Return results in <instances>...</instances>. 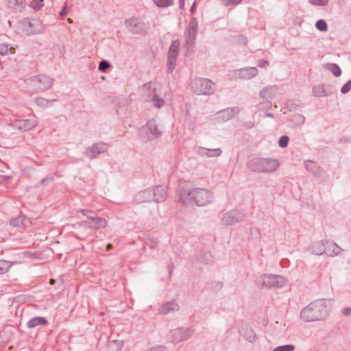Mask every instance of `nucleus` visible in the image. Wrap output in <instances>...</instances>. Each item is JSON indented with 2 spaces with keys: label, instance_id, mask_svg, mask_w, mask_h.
Wrapping results in <instances>:
<instances>
[{
  "label": "nucleus",
  "instance_id": "21",
  "mask_svg": "<svg viewBox=\"0 0 351 351\" xmlns=\"http://www.w3.org/2000/svg\"><path fill=\"white\" fill-rule=\"evenodd\" d=\"M152 189H147L141 191H139L135 195V201L137 203L151 202L153 199Z\"/></svg>",
  "mask_w": 351,
  "mask_h": 351
},
{
  "label": "nucleus",
  "instance_id": "38",
  "mask_svg": "<svg viewBox=\"0 0 351 351\" xmlns=\"http://www.w3.org/2000/svg\"><path fill=\"white\" fill-rule=\"evenodd\" d=\"M289 141V138L287 135H283L280 137L278 140V145L282 148H285L287 147Z\"/></svg>",
  "mask_w": 351,
  "mask_h": 351
},
{
  "label": "nucleus",
  "instance_id": "12",
  "mask_svg": "<svg viewBox=\"0 0 351 351\" xmlns=\"http://www.w3.org/2000/svg\"><path fill=\"white\" fill-rule=\"evenodd\" d=\"M142 132L146 134L145 138L148 141L154 140L162 134V132L159 130L154 119L148 121L146 125L143 127Z\"/></svg>",
  "mask_w": 351,
  "mask_h": 351
},
{
  "label": "nucleus",
  "instance_id": "42",
  "mask_svg": "<svg viewBox=\"0 0 351 351\" xmlns=\"http://www.w3.org/2000/svg\"><path fill=\"white\" fill-rule=\"evenodd\" d=\"M198 28V21L196 18H192L186 27V29L191 30L197 31Z\"/></svg>",
  "mask_w": 351,
  "mask_h": 351
},
{
  "label": "nucleus",
  "instance_id": "61",
  "mask_svg": "<svg viewBox=\"0 0 351 351\" xmlns=\"http://www.w3.org/2000/svg\"><path fill=\"white\" fill-rule=\"evenodd\" d=\"M112 244H111V243H108V244L107 245V246H106V250H107L108 251H109L110 249H112Z\"/></svg>",
  "mask_w": 351,
  "mask_h": 351
},
{
  "label": "nucleus",
  "instance_id": "7",
  "mask_svg": "<svg viewBox=\"0 0 351 351\" xmlns=\"http://www.w3.org/2000/svg\"><path fill=\"white\" fill-rule=\"evenodd\" d=\"M124 24L132 34L145 35L147 33L148 25L140 18L131 17L125 19Z\"/></svg>",
  "mask_w": 351,
  "mask_h": 351
},
{
  "label": "nucleus",
  "instance_id": "30",
  "mask_svg": "<svg viewBox=\"0 0 351 351\" xmlns=\"http://www.w3.org/2000/svg\"><path fill=\"white\" fill-rule=\"evenodd\" d=\"M15 52V49L10 46V45L3 43L0 44V55L6 56L12 54Z\"/></svg>",
  "mask_w": 351,
  "mask_h": 351
},
{
  "label": "nucleus",
  "instance_id": "58",
  "mask_svg": "<svg viewBox=\"0 0 351 351\" xmlns=\"http://www.w3.org/2000/svg\"><path fill=\"white\" fill-rule=\"evenodd\" d=\"M179 5L180 8H183L184 5V0H179Z\"/></svg>",
  "mask_w": 351,
  "mask_h": 351
},
{
  "label": "nucleus",
  "instance_id": "10",
  "mask_svg": "<svg viewBox=\"0 0 351 351\" xmlns=\"http://www.w3.org/2000/svg\"><path fill=\"white\" fill-rule=\"evenodd\" d=\"M194 333V330L191 328H177L169 332L171 342L178 343L190 339Z\"/></svg>",
  "mask_w": 351,
  "mask_h": 351
},
{
  "label": "nucleus",
  "instance_id": "33",
  "mask_svg": "<svg viewBox=\"0 0 351 351\" xmlns=\"http://www.w3.org/2000/svg\"><path fill=\"white\" fill-rule=\"evenodd\" d=\"M12 265L13 263L9 261L0 260V274L7 272Z\"/></svg>",
  "mask_w": 351,
  "mask_h": 351
},
{
  "label": "nucleus",
  "instance_id": "11",
  "mask_svg": "<svg viewBox=\"0 0 351 351\" xmlns=\"http://www.w3.org/2000/svg\"><path fill=\"white\" fill-rule=\"evenodd\" d=\"M245 214L243 210H232L224 213L221 219V222L225 226H232L244 220Z\"/></svg>",
  "mask_w": 351,
  "mask_h": 351
},
{
  "label": "nucleus",
  "instance_id": "62",
  "mask_svg": "<svg viewBox=\"0 0 351 351\" xmlns=\"http://www.w3.org/2000/svg\"><path fill=\"white\" fill-rule=\"evenodd\" d=\"M173 267H174V266H173V264H170V265H169V273H170V274L171 273V271H172V269H173Z\"/></svg>",
  "mask_w": 351,
  "mask_h": 351
},
{
  "label": "nucleus",
  "instance_id": "63",
  "mask_svg": "<svg viewBox=\"0 0 351 351\" xmlns=\"http://www.w3.org/2000/svg\"><path fill=\"white\" fill-rule=\"evenodd\" d=\"M67 21H68L69 23H73L72 19H71L70 18H68V19H67Z\"/></svg>",
  "mask_w": 351,
  "mask_h": 351
},
{
  "label": "nucleus",
  "instance_id": "25",
  "mask_svg": "<svg viewBox=\"0 0 351 351\" xmlns=\"http://www.w3.org/2000/svg\"><path fill=\"white\" fill-rule=\"evenodd\" d=\"M326 254L330 256H337L342 250L335 242L327 241H326Z\"/></svg>",
  "mask_w": 351,
  "mask_h": 351
},
{
  "label": "nucleus",
  "instance_id": "40",
  "mask_svg": "<svg viewBox=\"0 0 351 351\" xmlns=\"http://www.w3.org/2000/svg\"><path fill=\"white\" fill-rule=\"evenodd\" d=\"M44 5L43 0H32L30 6L34 10H39Z\"/></svg>",
  "mask_w": 351,
  "mask_h": 351
},
{
  "label": "nucleus",
  "instance_id": "34",
  "mask_svg": "<svg viewBox=\"0 0 351 351\" xmlns=\"http://www.w3.org/2000/svg\"><path fill=\"white\" fill-rule=\"evenodd\" d=\"M156 6L159 8H167L173 4L174 0H153Z\"/></svg>",
  "mask_w": 351,
  "mask_h": 351
},
{
  "label": "nucleus",
  "instance_id": "54",
  "mask_svg": "<svg viewBox=\"0 0 351 351\" xmlns=\"http://www.w3.org/2000/svg\"><path fill=\"white\" fill-rule=\"evenodd\" d=\"M53 177H47L44 179H43L40 182V184L43 186H46L48 184L49 182H52Z\"/></svg>",
  "mask_w": 351,
  "mask_h": 351
},
{
  "label": "nucleus",
  "instance_id": "39",
  "mask_svg": "<svg viewBox=\"0 0 351 351\" xmlns=\"http://www.w3.org/2000/svg\"><path fill=\"white\" fill-rule=\"evenodd\" d=\"M110 64L108 61L102 60L99 64V70L101 72L105 73L106 70L110 67Z\"/></svg>",
  "mask_w": 351,
  "mask_h": 351
},
{
  "label": "nucleus",
  "instance_id": "48",
  "mask_svg": "<svg viewBox=\"0 0 351 351\" xmlns=\"http://www.w3.org/2000/svg\"><path fill=\"white\" fill-rule=\"evenodd\" d=\"M90 219H86L85 221H82L81 222H80L78 223V226L81 228H89L90 229Z\"/></svg>",
  "mask_w": 351,
  "mask_h": 351
},
{
  "label": "nucleus",
  "instance_id": "8",
  "mask_svg": "<svg viewBox=\"0 0 351 351\" xmlns=\"http://www.w3.org/2000/svg\"><path fill=\"white\" fill-rule=\"evenodd\" d=\"M180 40L178 39L172 41L167 53V71L172 73L176 65L180 49Z\"/></svg>",
  "mask_w": 351,
  "mask_h": 351
},
{
  "label": "nucleus",
  "instance_id": "22",
  "mask_svg": "<svg viewBox=\"0 0 351 351\" xmlns=\"http://www.w3.org/2000/svg\"><path fill=\"white\" fill-rule=\"evenodd\" d=\"M197 34V31L186 29L184 32V42L185 45L188 49L193 47L195 43Z\"/></svg>",
  "mask_w": 351,
  "mask_h": 351
},
{
  "label": "nucleus",
  "instance_id": "45",
  "mask_svg": "<svg viewBox=\"0 0 351 351\" xmlns=\"http://www.w3.org/2000/svg\"><path fill=\"white\" fill-rule=\"evenodd\" d=\"M309 2L314 5L326 6L328 3V0H309Z\"/></svg>",
  "mask_w": 351,
  "mask_h": 351
},
{
  "label": "nucleus",
  "instance_id": "28",
  "mask_svg": "<svg viewBox=\"0 0 351 351\" xmlns=\"http://www.w3.org/2000/svg\"><path fill=\"white\" fill-rule=\"evenodd\" d=\"M326 69L330 71L335 77H339L341 74V69L335 63H328L325 66Z\"/></svg>",
  "mask_w": 351,
  "mask_h": 351
},
{
  "label": "nucleus",
  "instance_id": "19",
  "mask_svg": "<svg viewBox=\"0 0 351 351\" xmlns=\"http://www.w3.org/2000/svg\"><path fill=\"white\" fill-rule=\"evenodd\" d=\"M326 242L323 241H318L311 244L307 248V250L309 251L311 254L315 255H322L323 254H326Z\"/></svg>",
  "mask_w": 351,
  "mask_h": 351
},
{
  "label": "nucleus",
  "instance_id": "27",
  "mask_svg": "<svg viewBox=\"0 0 351 351\" xmlns=\"http://www.w3.org/2000/svg\"><path fill=\"white\" fill-rule=\"evenodd\" d=\"M37 125L36 121L34 119H25L19 122V128L24 130H29Z\"/></svg>",
  "mask_w": 351,
  "mask_h": 351
},
{
  "label": "nucleus",
  "instance_id": "15",
  "mask_svg": "<svg viewBox=\"0 0 351 351\" xmlns=\"http://www.w3.org/2000/svg\"><path fill=\"white\" fill-rule=\"evenodd\" d=\"M312 93L317 97H328L332 95L333 88L328 84H317L313 86Z\"/></svg>",
  "mask_w": 351,
  "mask_h": 351
},
{
  "label": "nucleus",
  "instance_id": "55",
  "mask_svg": "<svg viewBox=\"0 0 351 351\" xmlns=\"http://www.w3.org/2000/svg\"><path fill=\"white\" fill-rule=\"evenodd\" d=\"M228 2V5H238L239 4L242 0H226Z\"/></svg>",
  "mask_w": 351,
  "mask_h": 351
},
{
  "label": "nucleus",
  "instance_id": "53",
  "mask_svg": "<svg viewBox=\"0 0 351 351\" xmlns=\"http://www.w3.org/2000/svg\"><path fill=\"white\" fill-rule=\"evenodd\" d=\"M269 64V62L264 60H259L258 63V66L261 68H266Z\"/></svg>",
  "mask_w": 351,
  "mask_h": 351
},
{
  "label": "nucleus",
  "instance_id": "1",
  "mask_svg": "<svg viewBox=\"0 0 351 351\" xmlns=\"http://www.w3.org/2000/svg\"><path fill=\"white\" fill-rule=\"evenodd\" d=\"M329 302L325 299L316 300L303 308L300 317L304 322H312L324 320L330 311Z\"/></svg>",
  "mask_w": 351,
  "mask_h": 351
},
{
  "label": "nucleus",
  "instance_id": "3",
  "mask_svg": "<svg viewBox=\"0 0 351 351\" xmlns=\"http://www.w3.org/2000/svg\"><path fill=\"white\" fill-rule=\"evenodd\" d=\"M24 82L27 85V91L34 94L50 88L53 84V79L45 75H38L25 79Z\"/></svg>",
  "mask_w": 351,
  "mask_h": 351
},
{
  "label": "nucleus",
  "instance_id": "41",
  "mask_svg": "<svg viewBox=\"0 0 351 351\" xmlns=\"http://www.w3.org/2000/svg\"><path fill=\"white\" fill-rule=\"evenodd\" d=\"M213 255L210 254V252H205L203 254V256L202 258V261L205 264H210L213 263Z\"/></svg>",
  "mask_w": 351,
  "mask_h": 351
},
{
  "label": "nucleus",
  "instance_id": "17",
  "mask_svg": "<svg viewBox=\"0 0 351 351\" xmlns=\"http://www.w3.org/2000/svg\"><path fill=\"white\" fill-rule=\"evenodd\" d=\"M152 190L153 193L152 201L158 203L164 202L166 199L167 197V193L165 186L161 185L156 186L152 189Z\"/></svg>",
  "mask_w": 351,
  "mask_h": 351
},
{
  "label": "nucleus",
  "instance_id": "52",
  "mask_svg": "<svg viewBox=\"0 0 351 351\" xmlns=\"http://www.w3.org/2000/svg\"><path fill=\"white\" fill-rule=\"evenodd\" d=\"M80 213L83 214V215L86 216L87 217V219H88V216H93V215H95L93 211L89 210H81Z\"/></svg>",
  "mask_w": 351,
  "mask_h": 351
},
{
  "label": "nucleus",
  "instance_id": "57",
  "mask_svg": "<svg viewBox=\"0 0 351 351\" xmlns=\"http://www.w3.org/2000/svg\"><path fill=\"white\" fill-rule=\"evenodd\" d=\"M59 14L62 18H63L64 16H65L67 14V10H66V5L60 10Z\"/></svg>",
  "mask_w": 351,
  "mask_h": 351
},
{
  "label": "nucleus",
  "instance_id": "16",
  "mask_svg": "<svg viewBox=\"0 0 351 351\" xmlns=\"http://www.w3.org/2000/svg\"><path fill=\"white\" fill-rule=\"evenodd\" d=\"M239 112V109L237 107L227 108L219 111L216 114V119L218 121L226 122L234 117V115Z\"/></svg>",
  "mask_w": 351,
  "mask_h": 351
},
{
  "label": "nucleus",
  "instance_id": "49",
  "mask_svg": "<svg viewBox=\"0 0 351 351\" xmlns=\"http://www.w3.org/2000/svg\"><path fill=\"white\" fill-rule=\"evenodd\" d=\"M15 2V5L17 6V9L21 10L22 8H24L25 5V0H14Z\"/></svg>",
  "mask_w": 351,
  "mask_h": 351
},
{
  "label": "nucleus",
  "instance_id": "56",
  "mask_svg": "<svg viewBox=\"0 0 351 351\" xmlns=\"http://www.w3.org/2000/svg\"><path fill=\"white\" fill-rule=\"evenodd\" d=\"M343 315L345 316H349L351 314V308L346 307L343 310Z\"/></svg>",
  "mask_w": 351,
  "mask_h": 351
},
{
  "label": "nucleus",
  "instance_id": "24",
  "mask_svg": "<svg viewBox=\"0 0 351 351\" xmlns=\"http://www.w3.org/2000/svg\"><path fill=\"white\" fill-rule=\"evenodd\" d=\"M198 154L203 156L210 157H218L221 155L222 151L220 148L215 149H207L205 147H200L198 150Z\"/></svg>",
  "mask_w": 351,
  "mask_h": 351
},
{
  "label": "nucleus",
  "instance_id": "35",
  "mask_svg": "<svg viewBox=\"0 0 351 351\" xmlns=\"http://www.w3.org/2000/svg\"><path fill=\"white\" fill-rule=\"evenodd\" d=\"M152 101L154 102V106L157 108H161L165 104V101L160 98L159 96L156 94L153 95Z\"/></svg>",
  "mask_w": 351,
  "mask_h": 351
},
{
  "label": "nucleus",
  "instance_id": "47",
  "mask_svg": "<svg viewBox=\"0 0 351 351\" xmlns=\"http://www.w3.org/2000/svg\"><path fill=\"white\" fill-rule=\"evenodd\" d=\"M293 120L297 124L302 125L304 123L305 117L300 114H297L294 116Z\"/></svg>",
  "mask_w": 351,
  "mask_h": 351
},
{
  "label": "nucleus",
  "instance_id": "4",
  "mask_svg": "<svg viewBox=\"0 0 351 351\" xmlns=\"http://www.w3.org/2000/svg\"><path fill=\"white\" fill-rule=\"evenodd\" d=\"M248 168L254 172H272L279 167L278 161L272 158H253L247 163Z\"/></svg>",
  "mask_w": 351,
  "mask_h": 351
},
{
  "label": "nucleus",
  "instance_id": "6",
  "mask_svg": "<svg viewBox=\"0 0 351 351\" xmlns=\"http://www.w3.org/2000/svg\"><path fill=\"white\" fill-rule=\"evenodd\" d=\"M287 283L286 279L280 275L263 274L257 280L256 284L261 289L281 288Z\"/></svg>",
  "mask_w": 351,
  "mask_h": 351
},
{
  "label": "nucleus",
  "instance_id": "32",
  "mask_svg": "<svg viewBox=\"0 0 351 351\" xmlns=\"http://www.w3.org/2000/svg\"><path fill=\"white\" fill-rule=\"evenodd\" d=\"M305 167L306 170L313 173L316 174L317 171V166L315 162L312 160H307L305 162Z\"/></svg>",
  "mask_w": 351,
  "mask_h": 351
},
{
  "label": "nucleus",
  "instance_id": "50",
  "mask_svg": "<svg viewBox=\"0 0 351 351\" xmlns=\"http://www.w3.org/2000/svg\"><path fill=\"white\" fill-rule=\"evenodd\" d=\"M339 143L343 144L351 143V136H341L339 138Z\"/></svg>",
  "mask_w": 351,
  "mask_h": 351
},
{
  "label": "nucleus",
  "instance_id": "60",
  "mask_svg": "<svg viewBox=\"0 0 351 351\" xmlns=\"http://www.w3.org/2000/svg\"><path fill=\"white\" fill-rule=\"evenodd\" d=\"M265 116L267 117H269V118H274V114L272 113H270V112H267L265 114Z\"/></svg>",
  "mask_w": 351,
  "mask_h": 351
},
{
  "label": "nucleus",
  "instance_id": "9",
  "mask_svg": "<svg viewBox=\"0 0 351 351\" xmlns=\"http://www.w3.org/2000/svg\"><path fill=\"white\" fill-rule=\"evenodd\" d=\"M19 25L21 30L28 36L42 32V29L40 27V22L36 19H23L19 22Z\"/></svg>",
  "mask_w": 351,
  "mask_h": 351
},
{
  "label": "nucleus",
  "instance_id": "59",
  "mask_svg": "<svg viewBox=\"0 0 351 351\" xmlns=\"http://www.w3.org/2000/svg\"><path fill=\"white\" fill-rule=\"evenodd\" d=\"M195 8H196V3H195H195L192 5V6H191V11L192 12H194V10H195Z\"/></svg>",
  "mask_w": 351,
  "mask_h": 351
},
{
  "label": "nucleus",
  "instance_id": "23",
  "mask_svg": "<svg viewBox=\"0 0 351 351\" xmlns=\"http://www.w3.org/2000/svg\"><path fill=\"white\" fill-rule=\"evenodd\" d=\"M88 219H90V226L91 230L100 229L106 226V220L101 217H97L96 215L88 216Z\"/></svg>",
  "mask_w": 351,
  "mask_h": 351
},
{
  "label": "nucleus",
  "instance_id": "29",
  "mask_svg": "<svg viewBox=\"0 0 351 351\" xmlns=\"http://www.w3.org/2000/svg\"><path fill=\"white\" fill-rule=\"evenodd\" d=\"M27 219L24 216H19L10 220V225L13 227H22L25 226Z\"/></svg>",
  "mask_w": 351,
  "mask_h": 351
},
{
  "label": "nucleus",
  "instance_id": "43",
  "mask_svg": "<svg viewBox=\"0 0 351 351\" xmlns=\"http://www.w3.org/2000/svg\"><path fill=\"white\" fill-rule=\"evenodd\" d=\"M258 106L259 110H268L271 108L272 104L271 101L265 100V101L260 103Z\"/></svg>",
  "mask_w": 351,
  "mask_h": 351
},
{
  "label": "nucleus",
  "instance_id": "18",
  "mask_svg": "<svg viewBox=\"0 0 351 351\" xmlns=\"http://www.w3.org/2000/svg\"><path fill=\"white\" fill-rule=\"evenodd\" d=\"M276 86H267L263 88L259 93L260 97L265 100L271 101L277 94Z\"/></svg>",
  "mask_w": 351,
  "mask_h": 351
},
{
  "label": "nucleus",
  "instance_id": "36",
  "mask_svg": "<svg viewBox=\"0 0 351 351\" xmlns=\"http://www.w3.org/2000/svg\"><path fill=\"white\" fill-rule=\"evenodd\" d=\"M315 27L318 30L321 32H325L328 29L327 23L323 19L318 20L315 23Z\"/></svg>",
  "mask_w": 351,
  "mask_h": 351
},
{
  "label": "nucleus",
  "instance_id": "31",
  "mask_svg": "<svg viewBox=\"0 0 351 351\" xmlns=\"http://www.w3.org/2000/svg\"><path fill=\"white\" fill-rule=\"evenodd\" d=\"M56 101V99L53 100H48L42 97L37 98L36 99V104L37 106L42 107V108H47L51 106V103Z\"/></svg>",
  "mask_w": 351,
  "mask_h": 351
},
{
  "label": "nucleus",
  "instance_id": "44",
  "mask_svg": "<svg viewBox=\"0 0 351 351\" xmlns=\"http://www.w3.org/2000/svg\"><path fill=\"white\" fill-rule=\"evenodd\" d=\"M245 339L250 341L253 342L256 340V334L254 332V331L252 329H250L249 331L245 335Z\"/></svg>",
  "mask_w": 351,
  "mask_h": 351
},
{
  "label": "nucleus",
  "instance_id": "46",
  "mask_svg": "<svg viewBox=\"0 0 351 351\" xmlns=\"http://www.w3.org/2000/svg\"><path fill=\"white\" fill-rule=\"evenodd\" d=\"M350 90H351V80L348 81L346 84L343 85V86L341 88V93L342 94H346Z\"/></svg>",
  "mask_w": 351,
  "mask_h": 351
},
{
  "label": "nucleus",
  "instance_id": "51",
  "mask_svg": "<svg viewBox=\"0 0 351 351\" xmlns=\"http://www.w3.org/2000/svg\"><path fill=\"white\" fill-rule=\"evenodd\" d=\"M164 348H165L161 346H155L148 348L145 351H164Z\"/></svg>",
  "mask_w": 351,
  "mask_h": 351
},
{
  "label": "nucleus",
  "instance_id": "20",
  "mask_svg": "<svg viewBox=\"0 0 351 351\" xmlns=\"http://www.w3.org/2000/svg\"><path fill=\"white\" fill-rule=\"evenodd\" d=\"M180 309V306L175 301L172 300L170 302H167L164 304L159 309V313L161 315H167L170 313L178 311Z\"/></svg>",
  "mask_w": 351,
  "mask_h": 351
},
{
  "label": "nucleus",
  "instance_id": "37",
  "mask_svg": "<svg viewBox=\"0 0 351 351\" xmlns=\"http://www.w3.org/2000/svg\"><path fill=\"white\" fill-rule=\"evenodd\" d=\"M294 350L295 346L291 344H287L278 346L275 348L273 351H293Z\"/></svg>",
  "mask_w": 351,
  "mask_h": 351
},
{
  "label": "nucleus",
  "instance_id": "2",
  "mask_svg": "<svg viewBox=\"0 0 351 351\" xmlns=\"http://www.w3.org/2000/svg\"><path fill=\"white\" fill-rule=\"evenodd\" d=\"M179 198L184 204L194 203L197 206H205L214 201L213 193L204 188L182 189L179 193Z\"/></svg>",
  "mask_w": 351,
  "mask_h": 351
},
{
  "label": "nucleus",
  "instance_id": "13",
  "mask_svg": "<svg viewBox=\"0 0 351 351\" xmlns=\"http://www.w3.org/2000/svg\"><path fill=\"white\" fill-rule=\"evenodd\" d=\"M107 151V145L103 142L95 143L92 146L88 147L84 152L86 157L90 160L96 158L98 155Z\"/></svg>",
  "mask_w": 351,
  "mask_h": 351
},
{
  "label": "nucleus",
  "instance_id": "26",
  "mask_svg": "<svg viewBox=\"0 0 351 351\" xmlns=\"http://www.w3.org/2000/svg\"><path fill=\"white\" fill-rule=\"evenodd\" d=\"M48 324L47 319L44 317H34L27 322L28 328H34L38 326H46Z\"/></svg>",
  "mask_w": 351,
  "mask_h": 351
},
{
  "label": "nucleus",
  "instance_id": "5",
  "mask_svg": "<svg viewBox=\"0 0 351 351\" xmlns=\"http://www.w3.org/2000/svg\"><path fill=\"white\" fill-rule=\"evenodd\" d=\"M215 88V84L207 78L197 77L191 82L192 90L199 95H211Z\"/></svg>",
  "mask_w": 351,
  "mask_h": 351
},
{
  "label": "nucleus",
  "instance_id": "14",
  "mask_svg": "<svg viewBox=\"0 0 351 351\" xmlns=\"http://www.w3.org/2000/svg\"><path fill=\"white\" fill-rule=\"evenodd\" d=\"M258 69L256 67H244L234 71V76L237 79L250 80L256 77L258 74Z\"/></svg>",
  "mask_w": 351,
  "mask_h": 351
}]
</instances>
